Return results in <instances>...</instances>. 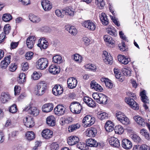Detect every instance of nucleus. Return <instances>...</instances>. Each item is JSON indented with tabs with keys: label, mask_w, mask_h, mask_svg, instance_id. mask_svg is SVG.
Listing matches in <instances>:
<instances>
[{
	"label": "nucleus",
	"mask_w": 150,
	"mask_h": 150,
	"mask_svg": "<svg viewBox=\"0 0 150 150\" xmlns=\"http://www.w3.org/2000/svg\"><path fill=\"white\" fill-rule=\"evenodd\" d=\"M47 88V84L45 81H41L38 83L37 85L35 91H37V95L41 96L46 92Z\"/></svg>",
	"instance_id": "nucleus-1"
},
{
	"label": "nucleus",
	"mask_w": 150,
	"mask_h": 150,
	"mask_svg": "<svg viewBox=\"0 0 150 150\" xmlns=\"http://www.w3.org/2000/svg\"><path fill=\"white\" fill-rule=\"evenodd\" d=\"M69 108L71 112L75 114H79L82 109L81 105L77 101L72 102L69 106Z\"/></svg>",
	"instance_id": "nucleus-2"
},
{
	"label": "nucleus",
	"mask_w": 150,
	"mask_h": 150,
	"mask_svg": "<svg viewBox=\"0 0 150 150\" xmlns=\"http://www.w3.org/2000/svg\"><path fill=\"white\" fill-rule=\"evenodd\" d=\"M86 144L88 147H97L99 148H101L104 146V143L103 142H98L94 139L91 138L87 139L86 141Z\"/></svg>",
	"instance_id": "nucleus-3"
},
{
	"label": "nucleus",
	"mask_w": 150,
	"mask_h": 150,
	"mask_svg": "<svg viewBox=\"0 0 150 150\" xmlns=\"http://www.w3.org/2000/svg\"><path fill=\"white\" fill-rule=\"evenodd\" d=\"M96 119L92 115H87L83 119L82 123L85 124L88 127H89L95 123Z\"/></svg>",
	"instance_id": "nucleus-4"
},
{
	"label": "nucleus",
	"mask_w": 150,
	"mask_h": 150,
	"mask_svg": "<svg viewBox=\"0 0 150 150\" xmlns=\"http://www.w3.org/2000/svg\"><path fill=\"white\" fill-rule=\"evenodd\" d=\"M37 67L41 70L46 69L48 66V62L46 58H42L39 59L37 62Z\"/></svg>",
	"instance_id": "nucleus-5"
},
{
	"label": "nucleus",
	"mask_w": 150,
	"mask_h": 150,
	"mask_svg": "<svg viewBox=\"0 0 150 150\" xmlns=\"http://www.w3.org/2000/svg\"><path fill=\"white\" fill-rule=\"evenodd\" d=\"M82 25L90 31H94L96 28L95 23L89 20L85 21L82 23Z\"/></svg>",
	"instance_id": "nucleus-6"
},
{
	"label": "nucleus",
	"mask_w": 150,
	"mask_h": 150,
	"mask_svg": "<svg viewBox=\"0 0 150 150\" xmlns=\"http://www.w3.org/2000/svg\"><path fill=\"white\" fill-rule=\"evenodd\" d=\"M125 100L126 102L133 109L137 110H139L138 104L133 99H131L130 97H126L125 98Z\"/></svg>",
	"instance_id": "nucleus-7"
},
{
	"label": "nucleus",
	"mask_w": 150,
	"mask_h": 150,
	"mask_svg": "<svg viewBox=\"0 0 150 150\" xmlns=\"http://www.w3.org/2000/svg\"><path fill=\"white\" fill-rule=\"evenodd\" d=\"M23 110L25 111H28L30 115L34 116H36L39 113V110L35 107H30L27 106L24 108Z\"/></svg>",
	"instance_id": "nucleus-8"
},
{
	"label": "nucleus",
	"mask_w": 150,
	"mask_h": 150,
	"mask_svg": "<svg viewBox=\"0 0 150 150\" xmlns=\"http://www.w3.org/2000/svg\"><path fill=\"white\" fill-rule=\"evenodd\" d=\"M23 121L25 125L27 127L31 128L35 125L34 119L31 117L28 116L25 117Z\"/></svg>",
	"instance_id": "nucleus-9"
},
{
	"label": "nucleus",
	"mask_w": 150,
	"mask_h": 150,
	"mask_svg": "<svg viewBox=\"0 0 150 150\" xmlns=\"http://www.w3.org/2000/svg\"><path fill=\"white\" fill-rule=\"evenodd\" d=\"M103 57L105 58L103 59L104 61L106 63V64H112L113 63L112 58L110 53H108L105 51H103Z\"/></svg>",
	"instance_id": "nucleus-10"
},
{
	"label": "nucleus",
	"mask_w": 150,
	"mask_h": 150,
	"mask_svg": "<svg viewBox=\"0 0 150 150\" xmlns=\"http://www.w3.org/2000/svg\"><path fill=\"white\" fill-rule=\"evenodd\" d=\"M77 81L76 79L73 77L68 79L67 81L68 87L71 89L75 88L77 85Z\"/></svg>",
	"instance_id": "nucleus-11"
},
{
	"label": "nucleus",
	"mask_w": 150,
	"mask_h": 150,
	"mask_svg": "<svg viewBox=\"0 0 150 150\" xmlns=\"http://www.w3.org/2000/svg\"><path fill=\"white\" fill-rule=\"evenodd\" d=\"M11 56L9 55L4 58L3 60H2L0 63L1 68L3 69H6L8 65L10 63Z\"/></svg>",
	"instance_id": "nucleus-12"
},
{
	"label": "nucleus",
	"mask_w": 150,
	"mask_h": 150,
	"mask_svg": "<svg viewBox=\"0 0 150 150\" xmlns=\"http://www.w3.org/2000/svg\"><path fill=\"white\" fill-rule=\"evenodd\" d=\"M64 107L62 105H58L54 109V112L55 114L59 116L63 115L64 113Z\"/></svg>",
	"instance_id": "nucleus-13"
},
{
	"label": "nucleus",
	"mask_w": 150,
	"mask_h": 150,
	"mask_svg": "<svg viewBox=\"0 0 150 150\" xmlns=\"http://www.w3.org/2000/svg\"><path fill=\"white\" fill-rule=\"evenodd\" d=\"M109 142L110 144L113 147L118 148L120 146L119 141L117 138L114 137H111L109 140Z\"/></svg>",
	"instance_id": "nucleus-14"
},
{
	"label": "nucleus",
	"mask_w": 150,
	"mask_h": 150,
	"mask_svg": "<svg viewBox=\"0 0 150 150\" xmlns=\"http://www.w3.org/2000/svg\"><path fill=\"white\" fill-rule=\"evenodd\" d=\"M36 38L35 36H32L28 37L26 40V44L28 47L30 49H32L34 44Z\"/></svg>",
	"instance_id": "nucleus-15"
},
{
	"label": "nucleus",
	"mask_w": 150,
	"mask_h": 150,
	"mask_svg": "<svg viewBox=\"0 0 150 150\" xmlns=\"http://www.w3.org/2000/svg\"><path fill=\"white\" fill-rule=\"evenodd\" d=\"M83 100L89 107L93 108L96 105L95 102L92 98L89 97H84Z\"/></svg>",
	"instance_id": "nucleus-16"
},
{
	"label": "nucleus",
	"mask_w": 150,
	"mask_h": 150,
	"mask_svg": "<svg viewBox=\"0 0 150 150\" xmlns=\"http://www.w3.org/2000/svg\"><path fill=\"white\" fill-rule=\"evenodd\" d=\"M79 141V138L78 137L71 136L68 139L67 143L69 145L72 146L78 143Z\"/></svg>",
	"instance_id": "nucleus-17"
},
{
	"label": "nucleus",
	"mask_w": 150,
	"mask_h": 150,
	"mask_svg": "<svg viewBox=\"0 0 150 150\" xmlns=\"http://www.w3.org/2000/svg\"><path fill=\"white\" fill-rule=\"evenodd\" d=\"M122 146L124 149H129L132 147V144L131 142L129 139H125L122 141Z\"/></svg>",
	"instance_id": "nucleus-18"
},
{
	"label": "nucleus",
	"mask_w": 150,
	"mask_h": 150,
	"mask_svg": "<svg viewBox=\"0 0 150 150\" xmlns=\"http://www.w3.org/2000/svg\"><path fill=\"white\" fill-rule=\"evenodd\" d=\"M42 6L45 11H48L52 8V5L50 1L47 0H43L41 2Z\"/></svg>",
	"instance_id": "nucleus-19"
},
{
	"label": "nucleus",
	"mask_w": 150,
	"mask_h": 150,
	"mask_svg": "<svg viewBox=\"0 0 150 150\" xmlns=\"http://www.w3.org/2000/svg\"><path fill=\"white\" fill-rule=\"evenodd\" d=\"M53 105L52 103L45 104L42 106V110L43 112H48L53 110Z\"/></svg>",
	"instance_id": "nucleus-20"
},
{
	"label": "nucleus",
	"mask_w": 150,
	"mask_h": 150,
	"mask_svg": "<svg viewBox=\"0 0 150 150\" xmlns=\"http://www.w3.org/2000/svg\"><path fill=\"white\" fill-rule=\"evenodd\" d=\"M90 85L91 88L94 89L98 91L102 92L103 90L102 87L98 84L95 80L92 81L90 83Z\"/></svg>",
	"instance_id": "nucleus-21"
},
{
	"label": "nucleus",
	"mask_w": 150,
	"mask_h": 150,
	"mask_svg": "<svg viewBox=\"0 0 150 150\" xmlns=\"http://www.w3.org/2000/svg\"><path fill=\"white\" fill-rule=\"evenodd\" d=\"M53 132L49 129H45L42 132V135L43 137L47 139H48L52 137Z\"/></svg>",
	"instance_id": "nucleus-22"
},
{
	"label": "nucleus",
	"mask_w": 150,
	"mask_h": 150,
	"mask_svg": "<svg viewBox=\"0 0 150 150\" xmlns=\"http://www.w3.org/2000/svg\"><path fill=\"white\" fill-rule=\"evenodd\" d=\"M87 136L90 137H95L97 133V130L96 128L91 127L87 129Z\"/></svg>",
	"instance_id": "nucleus-23"
},
{
	"label": "nucleus",
	"mask_w": 150,
	"mask_h": 150,
	"mask_svg": "<svg viewBox=\"0 0 150 150\" xmlns=\"http://www.w3.org/2000/svg\"><path fill=\"white\" fill-rule=\"evenodd\" d=\"M11 99L9 94L5 92H2L1 95L0 100L3 103H5L8 102Z\"/></svg>",
	"instance_id": "nucleus-24"
},
{
	"label": "nucleus",
	"mask_w": 150,
	"mask_h": 150,
	"mask_svg": "<svg viewBox=\"0 0 150 150\" xmlns=\"http://www.w3.org/2000/svg\"><path fill=\"white\" fill-rule=\"evenodd\" d=\"M118 59L120 63L124 64H127L131 61L130 58L127 57L124 55H120L118 56Z\"/></svg>",
	"instance_id": "nucleus-25"
},
{
	"label": "nucleus",
	"mask_w": 150,
	"mask_h": 150,
	"mask_svg": "<svg viewBox=\"0 0 150 150\" xmlns=\"http://www.w3.org/2000/svg\"><path fill=\"white\" fill-rule=\"evenodd\" d=\"M46 123L49 126H54L55 125V118L52 115L48 116L46 119Z\"/></svg>",
	"instance_id": "nucleus-26"
},
{
	"label": "nucleus",
	"mask_w": 150,
	"mask_h": 150,
	"mask_svg": "<svg viewBox=\"0 0 150 150\" xmlns=\"http://www.w3.org/2000/svg\"><path fill=\"white\" fill-rule=\"evenodd\" d=\"M100 18L101 22L103 25H106L108 24V20L105 13H102L99 16Z\"/></svg>",
	"instance_id": "nucleus-27"
},
{
	"label": "nucleus",
	"mask_w": 150,
	"mask_h": 150,
	"mask_svg": "<svg viewBox=\"0 0 150 150\" xmlns=\"http://www.w3.org/2000/svg\"><path fill=\"white\" fill-rule=\"evenodd\" d=\"M100 95V97L98 101H97V102L100 104H106L108 100V97L102 93H101Z\"/></svg>",
	"instance_id": "nucleus-28"
},
{
	"label": "nucleus",
	"mask_w": 150,
	"mask_h": 150,
	"mask_svg": "<svg viewBox=\"0 0 150 150\" xmlns=\"http://www.w3.org/2000/svg\"><path fill=\"white\" fill-rule=\"evenodd\" d=\"M107 33L113 37H116L117 35V33L115 29L112 26L107 28L106 29Z\"/></svg>",
	"instance_id": "nucleus-29"
},
{
	"label": "nucleus",
	"mask_w": 150,
	"mask_h": 150,
	"mask_svg": "<svg viewBox=\"0 0 150 150\" xmlns=\"http://www.w3.org/2000/svg\"><path fill=\"white\" fill-rule=\"evenodd\" d=\"M28 140L30 141L33 140L35 137V135L33 131L27 132L25 134Z\"/></svg>",
	"instance_id": "nucleus-30"
},
{
	"label": "nucleus",
	"mask_w": 150,
	"mask_h": 150,
	"mask_svg": "<svg viewBox=\"0 0 150 150\" xmlns=\"http://www.w3.org/2000/svg\"><path fill=\"white\" fill-rule=\"evenodd\" d=\"M146 92L144 90L141 91L140 93V96H141L142 101L145 103H149V100L148 99V97L146 95Z\"/></svg>",
	"instance_id": "nucleus-31"
},
{
	"label": "nucleus",
	"mask_w": 150,
	"mask_h": 150,
	"mask_svg": "<svg viewBox=\"0 0 150 150\" xmlns=\"http://www.w3.org/2000/svg\"><path fill=\"white\" fill-rule=\"evenodd\" d=\"M55 13L57 16L62 18L66 15V9L64 8L61 10L57 9L55 11Z\"/></svg>",
	"instance_id": "nucleus-32"
},
{
	"label": "nucleus",
	"mask_w": 150,
	"mask_h": 150,
	"mask_svg": "<svg viewBox=\"0 0 150 150\" xmlns=\"http://www.w3.org/2000/svg\"><path fill=\"white\" fill-rule=\"evenodd\" d=\"M80 127V125L78 123L73 124L68 127V129L69 132H72L74 130L78 129Z\"/></svg>",
	"instance_id": "nucleus-33"
},
{
	"label": "nucleus",
	"mask_w": 150,
	"mask_h": 150,
	"mask_svg": "<svg viewBox=\"0 0 150 150\" xmlns=\"http://www.w3.org/2000/svg\"><path fill=\"white\" fill-rule=\"evenodd\" d=\"M103 38L107 44L112 45L114 43V41L112 39V38L109 35H105L104 36Z\"/></svg>",
	"instance_id": "nucleus-34"
},
{
	"label": "nucleus",
	"mask_w": 150,
	"mask_h": 150,
	"mask_svg": "<svg viewBox=\"0 0 150 150\" xmlns=\"http://www.w3.org/2000/svg\"><path fill=\"white\" fill-rule=\"evenodd\" d=\"M115 133L118 134H121L124 132L123 127L120 125H116L114 128Z\"/></svg>",
	"instance_id": "nucleus-35"
},
{
	"label": "nucleus",
	"mask_w": 150,
	"mask_h": 150,
	"mask_svg": "<svg viewBox=\"0 0 150 150\" xmlns=\"http://www.w3.org/2000/svg\"><path fill=\"white\" fill-rule=\"evenodd\" d=\"M52 62L55 63L60 64L62 62V60L61 56L56 55L53 57Z\"/></svg>",
	"instance_id": "nucleus-36"
},
{
	"label": "nucleus",
	"mask_w": 150,
	"mask_h": 150,
	"mask_svg": "<svg viewBox=\"0 0 150 150\" xmlns=\"http://www.w3.org/2000/svg\"><path fill=\"white\" fill-rule=\"evenodd\" d=\"M66 27H67V26ZM67 29L66 28V30L68 31L69 33L75 36L77 33V30L74 26H71L69 29Z\"/></svg>",
	"instance_id": "nucleus-37"
},
{
	"label": "nucleus",
	"mask_w": 150,
	"mask_h": 150,
	"mask_svg": "<svg viewBox=\"0 0 150 150\" xmlns=\"http://www.w3.org/2000/svg\"><path fill=\"white\" fill-rule=\"evenodd\" d=\"M77 147L81 150H86L88 149V146L86 144L83 142L78 143L77 145Z\"/></svg>",
	"instance_id": "nucleus-38"
},
{
	"label": "nucleus",
	"mask_w": 150,
	"mask_h": 150,
	"mask_svg": "<svg viewBox=\"0 0 150 150\" xmlns=\"http://www.w3.org/2000/svg\"><path fill=\"white\" fill-rule=\"evenodd\" d=\"M29 18L30 21L33 23H38L40 21V18L34 15H30Z\"/></svg>",
	"instance_id": "nucleus-39"
},
{
	"label": "nucleus",
	"mask_w": 150,
	"mask_h": 150,
	"mask_svg": "<svg viewBox=\"0 0 150 150\" xmlns=\"http://www.w3.org/2000/svg\"><path fill=\"white\" fill-rule=\"evenodd\" d=\"M12 18V16L9 13L4 14L2 16V19L5 22H8L11 20Z\"/></svg>",
	"instance_id": "nucleus-40"
},
{
	"label": "nucleus",
	"mask_w": 150,
	"mask_h": 150,
	"mask_svg": "<svg viewBox=\"0 0 150 150\" xmlns=\"http://www.w3.org/2000/svg\"><path fill=\"white\" fill-rule=\"evenodd\" d=\"M108 115L105 112H103L100 113L98 114V118L103 120L104 119H107L108 118Z\"/></svg>",
	"instance_id": "nucleus-41"
},
{
	"label": "nucleus",
	"mask_w": 150,
	"mask_h": 150,
	"mask_svg": "<svg viewBox=\"0 0 150 150\" xmlns=\"http://www.w3.org/2000/svg\"><path fill=\"white\" fill-rule=\"evenodd\" d=\"M73 59L76 62L80 63L81 62L82 58L79 54H76L74 55Z\"/></svg>",
	"instance_id": "nucleus-42"
},
{
	"label": "nucleus",
	"mask_w": 150,
	"mask_h": 150,
	"mask_svg": "<svg viewBox=\"0 0 150 150\" xmlns=\"http://www.w3.org/2000/svg\"><path fill=\"white\" fill-rule=\"evenodd\" d=\"M131 138L134 142L138 143L141 141L140 138L137 135L133 134L131 135Z\"/></svg>",
	"instance_id": "nucleus-43"
},
{
	"label": "nucleus",
	"mask_w": 150,
	"mask_h": 150,
	"mask_svg": "<svg viewBox=\"0 0 150 150\" xmlns=\"http://www.w3.org/2000/svg\"><path fill=\"white\" fill-rule=\"evenodd\" d=\"M9 111L12 113H14L17 111V106L15 104H13L9 108Z\"/></svg>",
	"instance_id": "nucleus-44"
},
{
	"label": "nucleus",
	"mask_w": 150,
	"mask_h": 150,
	"mask_svg": "<svg viewBox=\"0 0 150 150\" xmlns=\"http://www.w3.org/2000/svg\"><path fill=\"white\" fill-rule=\"evenodd\" d=\"M26 75L24 73L20 74L19 76V81L22 83L26 81Z\"/></svg>",
	"instance_id": "nucleus-45"
},
{
	"label": "nucleus",
	"mask_w": 150,
	"mask_h": 150,
	"mask_svg": "<svg viewBox=\"0 0 150 150\" xmlns=\"http://www.w3.org/2000/svg\"><path fill=\"white\" fill-rule=\"evenodd\" d=\"M11 26L8 24L6 25L4 28V32L5 34H8L11 30Z\"/></svg>",
	"instance_id": "nucleus-46"
},
{
	"label": "nucleus",
	"mask_w": 150,
	"mask_h": 150,
	"mask_svg": "<svg viewBox=\"0 0 150 150\" xmlns=\"http://www.w3.org/2000/svg\"><path fill=\"white\" fill-rule=\"evenodd\" d=\"M120 121L123 124L127 125L129 124V119L125 115Z\"/></svg>",
	"instance_id": "nucleus-47"
},
{
	"label": "nucleus",
	"mask_w": 150,
	"mask_h": 150,
	"mask_svg": "<svg viewBox=\"0 0 150 150\" xmlns=\"http://www.w3.org/2000/svg\"><path fill=\"white\" fill-rule=\"evenodd\" d=\"M86 68L88 69L91 71H95L96 70V65L91 64L90 65L87 64L85 66Z\"/></svg>",
	"instance_id": "nucleus-48"
},
{
	"label": "nucleus",
	"mask_w": 150,
	"mask_h": 150,
	"mask_svg": "<svg viewBox=\"0 0 150 150\" xmlns=\"http://www.w3.org/2000/svg\"><path fill=\"white\" fill-rule=\"evenodd\" d=\"M73 8H71V7H66V15H68L71 16H73L74 15V11L72 10Z\"/></svg>",
	"instance_id": "nucleus-49"
},
{
	"label": "nucleus",
	"mask_w": 150,
	"mask_h": 150,
	"mask_svg": "<svg viewBox=\"0 0 150 150\" xmlns=\"http://www.w3.org/2000/svg\"><path fill=\"white\" fill-rule=\"evenodd\" d=\"M125 115L124 113L120 111H117L116 113L117 119L119 121H120L122 118Z\"/></svg>",
	"instance_id": "nucleus-50"
},
{
	"label": "nucleus",
	"mask_w": 150,
	"mask_h": 150,
	"mask_svg": "<svg viewBox=\"0 0 150 150\" xmlns=\"http://www.w3.org/2000/svg\"><path fill=\"white\" fill-rule=\"evenodd\" d=\"M33 53L31 52H28L25 54V58L28 60H30L33 57Z\"/></svg>",
	"instance_id": "nucleus-51"
},
{
	"label": "nucleus",
	"mask_w": 150,
	"mask_h": 150,
	"mask_svg": "<svg viewBox=\"0 0 150 150\" xmlns=\"http://www.w3.org/2000/svg\"><path fill=\"white\" fill-rule=\"evenodd\" d=\"M95 3L98 6L101 7L100 9L102 8V7H104L105 5L103 0H95Z\"/></svg>",
	"instance_id": "nucleus-52"
},
{
	"label": "nucleus",
	"mask_w": 150,
	"mask_h": 150,
	"mask_svg": "<svg viewBox=\"0 0 150 150\" xmlns=\"http://www.w3.org/2000/svg\"><path fill=\"white\" fill-rule=\"evenodd\" d=\"M56 65L54 64H52L50 66L49 71L50 72L53 74H55V69H56Z\"/></svg>",
	"instance_id": "nucleus-53"
},
{
	"label": "nucleus",
	"mask_w": 150,
	"mask_h": 150,
	"mask_svg": "<svg viewBox=\"0 0 150 150\" xmlns=\"http://www.w3.org/2000/svg\"><path fill=\"white\" fill-rule=\"evenodd\" d=\"M119 49L122 51H124L126 50V46L125 42L122 41L121 43L118 45Z\"/></svg>",
	"instance_id": "nucleus-54"
},
{
	"label": "nucleus",
	"mask_w": 150,
	"mask_h": 150,
	"mask_svg": "<svg viewBox=\"0 0 150 150\" xmlns=\"http://www.w3.org/2000/svg\"><path fill=\"white\" fill-rule=\"evenodd\" d=\"M122 71L124 75L126 76H129L131 74V71L125 68L122 69Z\"/></svg>",
	"instance_id": "nucleus-55"
},
{
	"label": "nucleus",
	"mask_w": 150,
	"mask_h": 150,
	"mask_svg": "<svg viewBox=\"0 0 150 150\" xmlns=\"http://www.w3.org/2000/svg\"><path fill=\"white\" fill-rule=\"evenodd\" d=\"M55 87L57 89V92L58 96L60 95L63 93V89L60 85H56Z\"/></svg>",
	"instance_id": "nucleus-56"
},
{
	"label": "nucleus",
	"mask_w": 150,
	"mask_h": 150,
	"mask_svg": "<svg viewBox=\"0 0 150 150\" xmlns=\"http://www.w3.org/2000/svg\"><path fill=\"white\" fill-rule=\"evenodd\" d=\"M51 150H57L59 148V145L57 143H53L50 145Z\"/></svg>",
	"instance_id": "nucleus-57"
},
{
	"label": "nucleus",
	"mask_w": 150,
	"mask_h": 150,
	"mask_svg": "<svg viewBox=\"0 0 150 150\" xmlns=\"http://www.w3.org/2000/svg\"><path fill=\"white\" fill-rule=\"evenodd\" d=\"M17 68V65L15 63L11 64L9 67V70L11 71H15Z\"/></svg>",
	"instance_id": "nucleus-58"
},
{
	"label": "nucleus",
	"mask_w": 150,
	"mask_h": 150,
	"mask_svg": "<svg viewBox=\"0 0 150 150\" xmlns=\"http://www.w3.org/2000/svg\"><path fill=\"white\" fill-rule=\"evenodd\" d=\"M101 93H94L92 94V96L94 99L96 100V101L97 102V101L99 99V98L100 97V94Z\"/></svg>",
	"instance_id": "nucleus-59"
},
{
	"label": "nucleus",
	"mask_w": 150,
	"mask_h": 150,
	"mask_svg": "<svg viewBox=\"0 0 150 150\" xmlns=\"http://www.w3.org/2000/svg\"><path fill=\"white\" fill-rule=\"evenodd\" d=\"M82 40L84 42V44L86 45H88L90 44V40L87 37H83L82 38Z\"/></svg>",
	"instance_id": "nucleus-60"
},
{
	"label": "nucleus",
	"mask_w": 150,
	"mask_h": 150,
	"mask_svg": "<svg viewBox=\"0 0 150 150\" xmlns=\"http://www.w3.org/2000/svg\"><path fill=\"white\" fill-rule=\"evenodd\" d=\"M119 35L120 38L123 39V40H125L126 41L128 42V40L127 39L125 35H124V33H123L122 31H120L119 32Z\"/></svg>",
	"instance_id": "nucleus-61"
},
{
	"label": "nucleus",
	"mask_w": 150,
	"mask_h": 150,
	"mask_svg": "<svg viewBox=\"0 0 150 150\" xmlns=\"http://www.w3.org/2000/svg\"><path fill=\"white\" fill-rule=\"evenodd\" d=\"M32 77L34 80H37L40 78V76L38 73L36 71H34L32 75Z\"/></svg>",
	"instance_id": "nucleus-62"
},
{
	"label": "nucleus",
	"mask_w": 150,
	"mask_h": 150,
	"mask_svg": "<svg viewBox=\"0 0 150 150\" xmlns=\"http://www.w3.org/2000/svg\"><path fill=\"white\" fill-rule=\"evenodd\" d=\"M42 142L41 141H37L35 142V145L33 148V150H37L38 147L40 146L42 144Z\"/></svg>",
	"instance_id": "nucleus-63"
},
{
	"label": "nucleus",
	"mask_w": 150,
	"mask_h": 150,
	"mask_svg": "<svg viewBox=\"0 0 150 150\" xmlns=\"http://www.w3.org/2000/svg\"><path fill=\"white\" fill-rule=\"evenodd\" d=\"M21 89V87L19 86H15L14 87V94L15 96L18 94V93L20 92V90Z\"/></svg>",
	"instance_id": "nucleus-64"
}]
</instances>
